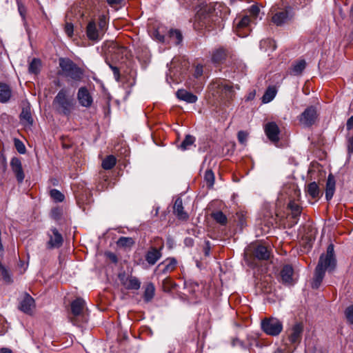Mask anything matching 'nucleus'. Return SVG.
I'll use <instances>...</instances> for the list:
<instances>
[{"instance_id": "f257e3e1", "label": "nucleus", "mask_w": 353, "mask_h": 353, "mask_svg": "<svg viewBox=\"0 0 353 353\" xmlns=\"http://www.w3.org/2000/svg\"><path fill=\"white\" fill-rule=\"evenodd\" d=\"M230 13V9L222 3L202 5L195 16V28L211 26L223 21Z\"/></svg>"}, {"instance_id": "f03ea898", "label": "nucleus", "mask_w": 353, "mask_h": 353, "mask_svg": "<svg viewBox=\"0 0 353 353\" xmlns=\"http://www.w3.org/2000/svg\"><path fill=\"white\" fill-rule=\"evenodd\" d=\"M336 265L334 257V245L330 244L327 248L325 254H321L315 269L314 277L312 283V288L317 289L325 276L326 270H332Z\"/></svg>"}, {"instance_id": "7ed1b4c3", "label": "nucleus", "mask_w": 353, "mask_h": 353, "mask_svg": "<svg viewBox=\"0 0 353 353\" xmlns=\"http://www.w3.org/2000/svg\"><path fill=\"white\" fill-rule=\"evenodd\" d=\"M54 110L61 115L69 117L76 108V101L66 88L61 89L52 101Z\"/></svg>"}, {"instance_id": "20e7f679", "label": "nucleus", "mask_w": 353, "mask_h": 353, "mask_svg": "<svg viewBox=\"0 0 353 353\" xmlns=\"http://www.w3.org/2000/svg\"><path fill=\"white\" fill-rule=\"evenodd\" d=\"M59 65L61 68L59 74L72 81L80 82L85 77V71L78 66L74 61L68 58H60Z\"/></svg>"}, {"instance_id": "39448f33", "label": "nucleus", "mask_w": 353, "mask_h": 353, "mask_svg": "<svg viewBox=\"0 0 353 353\" xmlns=\"http://www.w3.org/2000/svg\"><path fill=\"white\" fill-rule=\"evenodd\" d=\"M211 89L215 90L216 94L223 99H230L234 95L233 87L225 80H216L211 84Z\"/></svg>"}, {"instance_id": "423d86ee", "label": "nucleus", "mask_w": 353, "mask_h": 353, "mask_svg": "<svg viewBox=\"0 0 353 353\" xmlns=\"http://www.w3.org/2000/svg\"><path fill=\"white\" fill-rule=\"evenodd\" d=\"M303 332V325L302 323H295L290 327L288 331V338L291 345L294 347L289 350L288 353H292L296 348L302 339Z\"/></svg>"}, {"instance_id": "0eeeda50", "label": "nucleus", "mask_w": 353, "mask_h": 353, "mask_svg": "<svg viewBox=\"0 0 353 353\" xmlns=\"http://www.w3.org/2000/svg\"><path fill=\"white\" fill-rule=\"evenodd\" d=\"M261 328L268 335L277 336L283 330V323L276 318L265 319L261 322Z\"/></svg>"}, {"instance_id": "6e6552de", "label": "nucleus", "mask_w": 353, "mask_h": 353, "mask_svg": "<svg viewBox=\"0 0 353 353\" xmlns=\"http://www.w3.org/2000/svg\"><path fill=\"white\" fill-rule=\"evenodd\" d=\"M317 119L316 110L314 106L307 108L299 117L300 123L305 127L312 125Z\"/></svg>"}, {"instance_id": "1a4fd4ad", "label": "nucleus", "mask_w": 353, "mask_h": 353, "mask_svg": "<svg viewBox=\"0 0 353 353\" xmlns=\"http://www.w3.org/2000/svg\"><path fill=\"white\" fill-rule=\"evenodd\" d=\"M77 100L79 104L84 108H90L93 103V98L88 89L85 87H81L77 92Z\"/></svg>"}, {"instance_id": "9d476101", "label": "nucleus", "mask_w": 353, "mask_h": 353, "mask_svg": "<svg viewBox=\"0 0 353 353\" xmlns=\"http://www.w3.org/2000/svg\"><path fill=\"white\" fill-rule=\"evenodd\" d=\"M84 307L85 301L81 298H78L72 302L71 310L73 317L70 318V321L74 325L77 324V319L82 316Z\"/></svg>"}, {"instance_id": "9b49d317", "label": "nucleus", "mask_w": 353, "mask_h": 353, "mask_svg": "<svg viewBox=\"0 0 353 353\" xmlns=\"http://www.w3.org/2000/svg\"><path fill=\"white\" fill-rule=\"evenodd\" d=\"M48 236L49 237V241L47 243L48 248H58L62 245L63 239L57 228H51Z\"/></svg>"}, {"instance_id": "f8f14e48", "label": "nucleus", "mask_w": 353, "mask_h": 353, "mask_svg": "<svg viewBox=\"0 0 353 353\" xmlns=\"http://www.w3.org/2000/svg\"><path fill=\"white\" fill-rule=\"evenodd\" d=\"M264 130L266 136L272 142L277 143L279 141L280 130L275 122H269L265 124Z\"/></svg>"}, {"instance_id": "ddd939ff", "label": "nucleus", "mask_w": 353, "mask_h": 353, "mask_svg": "<svg viewBox=\"0 0 353 353\" xmlns=\"http://www.w3.org/2000/svg\"><path fill=\"white\" fill-rule=\"evenodd\" d=\"M10 167L12 171L14 172L17 178L18 183H22L24 180L25 174L20 159L17 157H13L10 161Z\"/></svg>"}, {"instance_id": "4468645a", "label": "nucleus", "mask_w": 353, "mask_h": 353, "mask_svg": "<svg viewBox=\"0 0 353 353\" xmlns=\"http://www.w3.org/2000/svg\"><path fill=\"white\" fill-rule=\"evenodd\" d=\"M120 281L122 285L127 290H139L141 286V282L138 278L130 276L125 277V276H119Z\"/></svg>"}, {"instance_id": "2eb2a0df", "label": "nucleus", "mask_w": 353, "mask_h": 353, "mask_svg": "<svg viewBox=\"0 0 353 353\" xmlns=\"http://www.w3.org/2000/svg\"><path fill=\"white\" fill-rule=\"evenodd\" d=\"M161 257V248L157 249L154 247L150 248L145 255V261L151 265H154Z\"/></svg>"}, {"instance_id": "dca6fc26", "label": "nucleus", "mask_w": 353, "mask_h": 353, "mask_svg": "<svg viewBox=\"0 0 353 353\" xmlns=\"http://www.w3.org/2000/svg\"><path fill=\"white\" fill-rule=\"evenodd\" d=\"M34 307V300L28 294H26L19 304V309L26 314H31Z\"/></svg>"}, {"instance_id": "f3484780", "label": "nucleus", "mask_w": 353, "mask_h": 353, "mask_svg": "<svg viewBox=\"0 0 353 353\" xmlns=\"http://www.w3.org/2000/svg\"><path fill=\"white\" fill-rule=\"evenodd\" d=\"M229 54L228 50L223 47L219 48L212 52V61L214 63H221L226 59Z\"/></svg>"}, {"instance_id": "a211bd4d", "label": "nucleus", "mask_w": 353, "mask_h": 353, "mask_svg": "<svg viewBox=\"0 0 353 353\" xmlns=\"http://www.w3.org/2000/svg\"><path fill=\"white\" fill-rule=\"evenodd\" d=\"M174 214L179 219L187 220L188 214L183 210V201L181 198H177L173 207Z\"/></svg>"}, {"instance_id": "6ab92c4d", "label": "nucleus", "mask_w": 353, "mask_h": 353, "mask_svg": "<svg viewBox=\"0 0 353 353\" xmlns=\"http://www.w3.org/2000/svg\"><path fill=\"white\" fill-rule=\"evenodd\" d=\"M336 181L334 176L330 174L327 176L325 187V198L327 201H330L333 197L335 192Z\"/></svg>"}, {"instance_id": "aec40b11", "label": "nucleus", "mask_w": 353, "mask_h": 353, "mask_svg": "<svg viewBox=\"0 0 353 353\" xmlns=\"http://www.w3.org/2000/svg\"><path fill=\"white\" fill-rule=\"evenodd\" d=\"M176 97L180 100L190 103H194L197 101L196 95L183 89H180L176 92Z\"/></svg>"}, {"instance_id": "412c9836", "label": "nucleus", "mask_w": 353, "mask_h": 353, "mask_svg": "<svg viewBox=\"0 0 353 353\" xmlns=\"http://www.w3.org/2000/svg\"><path fill=\"white\" fill-rule=\"evenodd\" d=\"M253 254L254 256L259 260H268L270 256V252L268 248L263 245L256 246Z\"/></svg>"}, {"instance_id": "4be33fe9", "label": "nucleus", "mask_w": 353, "mask_h": 353, "mask_svg": "<svg viewBox=\"0 0 353 353\" xmlns=\"http://www.w3.org/2000/svg\"><path fill=\"white\" fill-rule=\"evenodd\" d=\"M87 37L90 40L98 41L100 39L99 32L97 28L94 21H90L87 26L86 30Z\"/></svg>"}, {"instance_id": "5701e85b", "label": "nucleus", "mask_w": 353, "mask_h": 353, "mask_svg": "<svg viewBox=\"0 0 353 353\" xmlns=\"http://www.w3.org/2000/svg\"><path fill=\"white\" fill-rule=\"evenodd\" d=\"M12 94V91L10 87L5 83H0V102H8Z\"/></svg>"}, {"instance_id": "b1692460", "label": "nucleus", "mask_w": 353, "mask_h": 353, "mask_svg": "<svg viewBox=\"0 0 353 353\" xmlns=\"http://www.w3.org/2000/svg\"><path fill=\"white\" fill-rule=\"evenodd\" d=\"M293 268L290 265H285L281 272V276L285 283H291L292 281Z\"/></svg>"}, {"instance_id": "393cba45", "label": "nucleus", "mask_w": 353, "mask_h": 353, "mask_svg": "<svg viewBox=\"0 0 353 353\" xmlns=\"http://www.w3.org/2000/svg\"><path fill=\"white\" fill-rule=\"evenodd\" d=\"M155 293V288L152 283H148L145 285V291L143 294V299L145 302L150 301Z\"/></svg>"}, {"instance_id": "a878e982", "label": "nucleus", "mask_w": 353, "mask_h": 353, "mask_svg": "<svg viewBox=\"0 0 353 353\" xmlns=\"http://www.w3.org/2000/svg\"><path fill=\"white\" fill-rule=\"evenodd\" d=\"M288 17V12L285 10L279 12L272 17V21L276 26H281L284 23Z\"/></svg>"}, {"instance_id": "bb28decb", "label": "nucleus", "mask_w": 353, "mask_h": 353, "mask_svg": "<svg viewBox=\"0 0 353 353\" xmlns=\"http://www.w3.org/2000/svg\"><path fill=\"white\" fill-rule=\"evenodd\" d=\"M306 62L305 60H299L296 61L292 65L291 68V74L293 75H299L300 74L303 70L305 68Z\"/></svg>"}, {"instance_id": "cd10ccee", "label": "nucleus", "mask_w": 353, "mask_h": 353, "mask_svg": "<svg viewBox=\"0 0 353 353\" xmlns=\"http://www.w3.org/2000/svg\"><path fill=\"white\" fill-rule=\"evenodd\" d=\"M20 119L23 123L28 125L32 124L33 119L29 108H23L21 113L20 114Z\"/></svg>"}, {"instance_id": "c85d7f7f", "label": "nucleus", "mask_w": 353, "mask_h": 353, "mask_svg": "<svg viewBox=\"0 0 353 353\" xmlns=\"http://www.w3.org/2000/svg\"><path fill=\"white\" fill-rule=\"evenodd\" d=\"M306 192L313 199L318 197L320 194V189L316 182L310 183L307 186Z\"/></svg>"}, {"instance_id": "c756f323", "label": "nucleus", "mask_w": 353, "mask_h": 353, "mask_svg": "<svg viewBox=\"0 0 353 353\" xmlns=\"http://www.w3.org/2000/svg\"><path fill=\"white\" fill-rule=\"evenodd\" d=\"M288 208L291 210L292 217L296 219L301 213L302 208L294 201H290Z\"/></svg>"}, {"instance_id": "7c9ffc66", "label": "nucleus", "mask_w": 353, "mask_h": 353, "mask_svg": "<svg viewBox=\"0 0 353 353\" xmlns=\"http://www.w3.org/2000/svg\"><path fill=\"white\" fill-rule=\"evenodd\" d=\"M212 218L218 223L225 225L228 222L227 216L221 211H216L211 214Z\"/></svg>"}, {"instance_id": "2f4dec72", "label": "nucleus", "mask_w": 353, "mask_h": 353, "mask_svg": "<svg viewBox=\"0 0 353 353\" xmlns=\"http://www.w3.org/2000/svg\"><path fill=\"white\" fill-rule=\"evenodd\" d=\"M276 91L274 87L268 88L262 97L263 103H267L270 102L276 96Z\"/></svg>"}, {"instance_id": "473e14b6", "label": "nucleus", "mask_w": 353, "mask_h": 353, "mask_svg": "<svg viewBox=\"0 0 353 353\" xmlns=\"http://www.w3.org/2000/svg\"><path fill=\"white\" fill-rule=\"evenodd\" d=\"M195 141V137L188 134L185 136L184 140L181 143L179 148L181 150H186L190 148V145H192Z\"/></svg>"}, {"instance_id": "72a5a7b5", "label": "nucleus", "mask_w": 353, "mask_h": 353, "mask_svg": "<svg viewBox=\"0 0 353 353\" xmlns=\"http://www.w3.org/2000/svg\"><path fill=\"white\" fill-rule=\"evenodd\" d=\"M116 158L113 155H109L103 159L102 168L105 170H110L116 165Z\"/></svg>"}, {"instance_id": "f704fd0d", "label": "nucleus", "mask_w": 353, "mask_h": 353, "mask_svg": "<svg viewBox=\"0 0 353 353\" xmlns=\"http://www.w3.org/2000/svg\"><path fill=\"white\" fill-rule=\"evenodd\" d=\"M169 36L171 41L176 45L179 44L182 41V34L178 30H171L169 32Z\"/></svg>"}, {"instance_id": "c9c22d12", "label": "nucleus", "mask_w": 353, "mask_h": 353, "mask_svg": "<svg viewBox=\"0 0 353 353\" xmlns=\"http://www.w3.org/2000/svg\"><path fill=\"white\" fill-rule=\"evenodd\" d=\"M41 61L38 59H33L29 65L28 70L30 73L38 74L41 68Z\"/></svg>"}, {"instance_id": "e433bc0d", "label": "nucleus", "mask_w": 353, "mask_h": 353, "mask_svg": "<svg viewBox=\"0 0 353 353\" xmlns=\"http://www.w3.org/2000/svg\"><path fill=\"white\" fill-rule=\"evenodd\" d=\"M204 181L208 188H212L214 183V174L212 170H207L204 174Z\"/></svg>"}, {"instance_id": "4c0bfd02", "label": "nucleus", "mask_w": 353, "mask_h": 353, "mask_svg": "<svg viewBox=\"0 0 353 353\" xmlns=\"http://www.w3.org/2000/svg\"><path fill=\"white\" fill-rule=\"evenodd\" d=\"M50 195L55 202H62L65 199L63 194L57 189L51 190Z\"/></svg>"}, {"instance_id": "58836bf2", "label": "nucleus", "mask_w": 353, "mask_h": 353, "mask_svg": "<svg viewBox=\"0 0 353 353\" xmlns=\"http://www.w3.org/2000/svg\"><path fill=\"white\" fill-rule=\"evenodd\" d=\"M134 241L131 237L122 236L119 239L117 245L122 247L131 246L134 244Z\"/></svg>"}, {"instance_id": "ea45409f", "label": "nucleus", "mask_w": 353, "mask_h": 353, "mask_svg": "<svg viewBox=\"0 0 353 353\" xmlns=\"http://www.w3.org/2000/svg\"><path fill=\"white\" fill-rule=\"evenodd\" d=\"M0 271L4 281L7 283H11L12 282L11 276L8 270L1 263H0Z\"/></svg>"}, {"instance_id": "a19ab883", "label": "nucleus", "mask_w": 353, "mask_h": 353, "mask_svg": "<svg viewBox=\"0 0 353 353\" xmlns=\"http://www.w3.org/2000/svg\"><path fill=\"white\" fill-rule=\"evenodd\" d=\"M166 264L165 265L164 272H171L174 270L176 265V261L174 259H168L165 261Z\"/></svg>"}, {"instance_id": "79ce46f5", "label": "nucleus", "mask_w": 353, "mask_h": 353, "mask_svg": "<svg viewBox=\"0 0 353 353\" xmlns=\"http://www.w3.org/2000/svg\"><path fill=\"white\" fill-rule=\"evenodd\" d=\"M50 215L54 220H59L61 217L62 210L59 208H54L51 210Z\"/></svg>"}, {"instance_id": "37998d69", "label": "nucleus", "mask_w": 353, "mask_h": 353, "mask_svg": "<svg viewBox=\"0 0 353 353\" xmlns=\"http://www.w3.org/2000/svg\"><path fill=\"white\" fill-rule=\"evenodd\" d=\"M260 12L259 8L256 5H252L249 9V13L250 17L254 19H256Z\"/></svg>"}, {"instance_id": "c03bdc74", "label": "nucleus", "mask_w": 353, "mask_h": 353, "mask_svg": "<svg viewBox=\"0 0 353 353\" xmlns=\"http://www.w3.org/2000/svg\"><path fill=\"white\" fill-rule=\"evenodd\" d=\"M347 321L353 324V305L348 307L345 312Z\"/></svg>"}, {"instance_id": "a18cd8bd", "label": "nucleus", "mask_w": 353, "mask_h": 353, "mask_svg": "<svg viewBox=\"0 0 353 353\" xmlns=\"http://www.w3.org/2000/svg\"><path fill=\"white\" fill-rule=\"evenodd\" d=\"M65 32L69 37L73 35L74 26L71 23H66L64 28Z\"/></svg>"}, {"instance_id": "49530a36", "label": "nucleus", "mask_w": 353, "mask_h": 353, "mask_svg": "<svg viewBox=\"0 0 353 353\" xmlns=\"http://www.w3.org/2000/svg\"><path fill=\"white\" fill-rule=\"evenodd\" d=\"M250 17L245 16V17H243L241 19V21L239 22L237 28H240L245 27V26H248V24L250 23Z\"/></svg>"}, {"instance_id": "de8ad7c7", "label": "nucleus", "mask_w": 353, "mask_h": 353, "mask_svg": "<svg viewBox=\"0 0 353 353\" xmlns=\"http://www.w3.org/2000/svg\"><path fill=\"white\" fill-rule=\"evenodd\" d=\"M248 138V134L243 131H240L238 132V140L242 143L245 144Z\"/></svg>"}, {"instance_id": "09e8293b", "label": "nucleus", "mask_w": 353, "mask_h": 353, "mask_svg": "<svg viewBox=\"0 0 353 353\" xmlns=\"http://www.w3.org/2000/svg\"><path fill=\"white\" fill-rule=\"evenodd\" d=\"M181 5L186 7L193 6L198 0H178Z\"/></svg>"}, {"instance_id": "8fccbe9b", "label": "nucleus", "mask_w": 353, "mask_h": 353, "mask_svg": "<svg viewBox=\"0 0 353 353\" xmlns=\"http://www.w3.org/2000/svg\"><path fill=\"white\" fill-rule=\"evenodd\" d=\"M15 145H16V148L19 153L23 154L25 152V151H26L25 146L21 141H18L17 142H16Z\"/></svg>"}, {"instance_id": "3c124183", "label": "nucleus", "mask_w": 353, "mask_h": 353, "mask_svg": "<svg viewBox=\"0 0 353 353\" xmlns=\"http://www.w3.org/2000/svg\"><path fill=\"white\" fill-rule=\"evenodd\" d=\"M202 74H203V67L201 65H197L195 68L194 76L196 78H198V77H201L202 75Z\"/></svg>"}, {"instance_id": "603ef678", "label": "nucleus", "mask_w": 353, "mask_h": 353, "mask_svg": "<svg viewBox=\"0 0 353 353\" xmlns=\"http://www.w3.org/2000/svg\"><path fill=\"white\" fill-rule=\"evenodd\" d=\"M204 254L205 256H208L210 253V244L208 241H205V247L203 248Z\"/></svg>"}, {"instance_id": "864d4df0", "label": "nucleus", "mask_w": 353, "mask_h": 353, "mask_svg": "<svg viewBox=\"0 0 353 353\" xmlns=\"http://www.w3.org/2000/svg\"><path fill=\"white\" fill-rule=\"evenodd\" d=\"M110 68L114 73L115 79L117 80H119V77H120L119 68L115 66H112V65H110Z\"/></svg>"}, {"instance_id": "5fc2aeb1", "label": "nucleus", "mask_w": 353, "mask_h": 353, "mask_svg": "<svg viewBox=\"0 0 353 353\" xmlns=\"http://www.w3.org/2000/svg\"><path fill=\"white\" fill-rule=\"evenodd\" d=\"M347 149L350 152H353V136L348 139Z\"/></svg>"}, {"instance_id": "6e6d98bb", "label": "nucleus", "mask_w": 353, "mask_h": 353, "mask_svg": "<svg viewBox=\"0 0 353 353\" xmlns=\"http://www.w3.org/2000/svg\"><path fill=\"white\" fill-rule=\"evenodd\" d=\"M346 126L347 130H351L353 128V116L348 119Z\"/></svg>"}, {"instance_id": "4d7b16f0", "label": "nucleus", "mask_w": 353, "mask_h": 353, "mask_svg": "<svg viewBox=\"0 0 353 353\" xmlns=\"http://www.w3.org/2000/svg\"><path fill=\"white\" fill-rule=\"evenodd\" d=\"M123 0H106L110 6L120 4Z\"/></svg>"}, {"instance_id": "13d9d810", "label": "nucleus", "mask_w": 353, "mask_h": 353, "mask_svg": "<svg viewBox=\"0 0 353 353\" xmlns=\"http://www.w3.org/2000/svg\"><path fill=\"white\" fill-rule=\"evenodd\" d=\"M108 256L109 257V259L114 263H117V256L113 254V253H111V252H109L107 254Z\"/></svg>"}, {"instance_id": "bf43d9fd", "label": "nucleus", "mask_w": 353, "mask_h": 353, "mask_svg": "<svg viewBox=\"0 0 353 353\" xmlns=\"http://www.w3.org/2000/svg\"><path fill=\"white\" fill-rule=\"evenodd\" d=\"M19 12L20 15L24 18L25 17V8L23 6H19Z\"/></svg>"}, {"instance_id": "052dcab7", "label": "nucleus", "mask_w": 353, "mask_h": 353, "mask_svg": "<svg viewBox=\"0 0 353 353\" xmlns=\"http://www.w3.org/2000/svg\"><path fill=\"white\" fill-rule=\"evenodd\" d=\"M232 345L233 346H236V345H241V346H242L243 345V343L241 341H240L238 339H234L232 341Z\"/></svg>"}, {"instance_id": "680f3d73", "label": "nucleus", "mask_w": 353, "mask_h": 353, "mask_svg": "<svg viewBox=\"0 0 353 353\" xmlns=\"http://www.w3.org/2000/svg\"><path fill=\"white\" fill-rule=\"evenodd\" d=\"M0 353H12V350L7 347H3L0 349Z\"/></svg>"}, {"instance_id": "e2e57ef3", "label": "nucleus", "mask_w": 353, "mask_h": 353, "mask_svg": "<svg viewBox=\"0 0 353 353\" xmlns=\"http://www.w3.org/2000/svg\"><path fill=\"white\" fill-rule=\"evenodd\" d=\"M254 97H255V92H250V93L248 95V97H247V98H246V100H247V101L252 100V99L254 98Z\"/></svg>"}, {"instance_id": "0e129e2a", "label": "nucleus", "mask_w": 353, "mask_h": 353, "mask_svg": "<svg viewBox=\"0 0 353 353\" xmlns=\"http://www.w3.org/2000/svg\"><path fill=\"white\" fill-rule=\"evenodd\" d=\"M105 21H103V20H102V19H101V21H100V22H99V26H100V28H102L103 27H104V26H105Z\"/></svg>"}, {"instance_id": "69168bd1", "label": "nucleus", "mask_w": 353, "mask_h": 353, "mask_svg": "<svg viewBox=\"0 0 353 353\" xmlns=\"http://www.w3.org/2000/svg\"><path fill=\"white\" fill-rule=\"evenodd\" d=\"M63 146L65 148H69V147H70L68 145H66V144H63Z\"/></svg>"}]
</instances>
